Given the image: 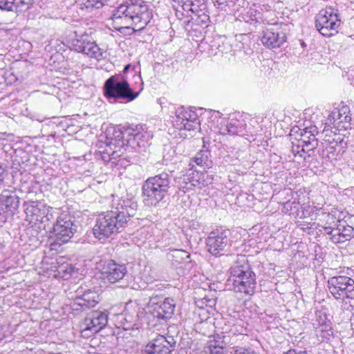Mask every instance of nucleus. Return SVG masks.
Wrapping results in <instances>:
<instances>
[{
  "mask_svg": "<svg viewBox=\"0 0 354 354\" xmlns=\"http://www.w3.org/2000/svg\"><path fill=\"white\" fill-rule=\"evenodd\" d=\"M137 207V203L131 199L114 200L111 210L97 216L93 227L94 236L102 240L121 232L136 214Z\"/></svg>",
  "mask_w": 354,
  "mask_h": 354,
  "instance_id": "f257e3e1",
  "label": "nucleus"
},
{
  "mask_svg": "<svg viewBox=\"0 0 354 354\" xmlns=\"http://www.w3.org/2000/svg\"><path fill=\"white\" fill-rule=\"evenodd\" d=\"M111 19L115 29L142 30L152 19V12L145 2L129 0L120 4L113 11Z\"/></svg>",
  "mask_w": 354,
  "mask_h": 354,
  "instance_id": "f03ea898",
  "label": "nucleus"
},
{
  "mask_svg": "<svg viewBox=\"0 0 354 354\" xmlns=\"http://www.w3.org/2000/svg\"><path fill=\"white\" fill-rule=\"evenodd\" d=\"M141 128L129 127L123 131L114 130L113 135L106 136L109 140L108 145L113 150L111 155L113 158L119 157L120 150L127 146L138 151L145 149L149 145L150 135L147 131H140Z\"/></svg>",
  "mask_w": 354,
  "mask_h": 354,
  "instance_id": "7ed1b4c3",
  "label": "nucleus"
},
{
  "mask_svg": "<svg viewBox=\"0 0 354 354\" xmlns=\"http://www.w3.org/2000/svg\"><path fill=\"white\" fill-rule=\"evenodd\" d=\"M172 172L163 171L147 178L142 185V202L147 207H158L169 194Z\"/></svg>",
  "mask_w": 354,
  "mask_h": 354,
  "instance_id": "20e7f679",
  "label": "nucleus"
},
{
  "mask_svg": "<svg viewBox=\"0 0 354 354\" xmlns=\"http://www.w3.org/2000/svg\"><path fill=\"white\" fill-rule=\"evenodd\" d=\"M227 283L234 292L252 295L257 286V276L248 262L236 263L230 269Z\"/></svg>",
  "mask_w": 354,
  "mask_h": 354,
  "instance_id": "39448f33",
  "label": "nucleus"
},
{
  "mask_svg": "<svg viewBox=\"0 0 354 354\" xmlns=\"http://www.w3.org/2000/svg\"><path fill=\"white\" fill-rule=\"evenodd\" d=\"M104 97L110 102L118 100L132 102L138 97L139 92H134L122 74H116L109 77L103 86Z\"/></svg>",
  "mask_w": 354,
  "mask_h": 354,
  "instance_id": "423d86ee",
  "label": "nucleus"
},
{
  "mask_svg": "<svg viewBox=\"0 0 354 354\" xmlns=\"http://www.w3.org/2000/svg\"><path fill=\"white\" fill-rule=\"evenodd\" d=\"M341 24L338 10L332 7L322 9L315 17V27L324 37L337 34Z\"/></svg>",
  "mask_w": 354,
  "mask_h": 354,
  "instance_id": "0eeeda50",
  "label": "nucleus"
},
{
  "mask_svg": "<svg viewBox=\"0 0 354 354\" xmlns=\"http://www.w3.org/2000/svg\"><path fill=\"white\" fill-rule=\"evenodd\" d=\"M67 46L71 50L82 53L91 58L101 60L105 57L106 52L100 48L88 34L75 35L67 40Z\"/></svg>",
  "mask_w": 354,
  "mask_h": 354,
  "instance_id": "6e6552de",
  "label": "nucleus"
},
{
  "mask_svg": "<svg viewBox=\"0 0 354 354\" xmlns=\"http://www.w3.org/2000/svg\"><path fill=\"white\" fill-rule=\"evenodd\" d=\"M351 115L348 106L339 105L335 108L325 120L324 129H328L333 131H346L351 128Z\"/></svg>",
  "mask_w": 354,
  "mask_h": 354,
  "instance_id": "1a4fd4ad",
  "label": "nucleus"
},
{
  "mask_svg": "<svg viewBox=\"0 0 354 354\" xmlns=\"http://www.w3.org/2000/svg\"><path fill=\"white\" fill-rule=\"evenodd\" d=\"M269 27L266 28L261 37L263 45L268 48H280L286 41L287 24H277L271 21Z\"/></svg>",
  "mask_w": 354,
  "mask_h": 354,
  "instance_id": "9d476101",
  "label": "nucleus"
},
{
  "mask_svg": "<svg viewBox=\"0 0 354 354\" xmlns=\"http://www.w3.org/2000/svg\"><path fill=\"white\" fill-rule=\"evenodd\" d=\"M108 322L106 311L94 310L89 313L80 326L82 337L88 338L102 329Z\"/></svg>",
  "mask_w": 354,
  "mask_h": 354,
  "instance_id": "9b49d317",
  "label": "nucleus"
},
{
  "mask_svg": "<svg viewBox=\"0 0 354 354\" xmlns=\"http://www.w3.org/2000/svg\"><path fill=\"white\" fill-rule=\"evenodd\" d=\"M322 134L324 136L322 142L323 149L322 151L319 150V155L330 161L337 160L341 151L340 145L343 142V138L337 132L328 129H324Z\"/></svg>",
  "mask_w": 354,
  "mask_h": 354,
  "instance_id": "f8f14e48",
  "label": "nucleus"
},
{
  "mask_svg": "<svg viewBox=\"0 0 354 354\" xmlns=\"http://www.w3.org/2000/svg\"><path fill=\"white\" fill-rule=\"evenodd\" d=\"M172 123L173 126L179 130L192 131L200 126V120L196 111L183 106L176 109Z\"/></svg>",
  "mask_w": 354,
  "mask_h": 354,
  "instance_id": "ddd939ff",
  "label": "nucleus"
},
{
  "mask_svg": "<svg viewBox=\"0 0 354 354\" xmlns=\"http://www.w3.org/2000/svg\"><path fill=\"white\" fill-rule=\"evenodd\" d=\"M229 234V230L221 228L212 231L206 239L208 252L214 256L222 255L226 252L230 244Z\"/></svg>",
  "mask_w": 354,
  "mask_h": 354,
  "instance_id": "4468645a",
  "label": "nucleus"
},
{
  "mask_svg": "<svg viewBox=\"0 0 354 354\" xmlns=\"http://www.w3.org/2000/svg\"><path fill=\"white\" fill-rule=\"evenodd\" d=\"M77 226L74 224L73 217L63 212L57 217L53 225V231L57 240L66 243L76 232Z\"/></svg>",
  "mask_w": 354,
  "mask_h": 354,
  "instance_id": "2eb2a0df",
  "label": "nucleus"
},
{
  "mask_svg": "<svg viewBox=\"0 0 354 354\" xmlns=\"http://www.w3.org/2000/svg\"><path fill=\"white\" fill-rule=\"evenodd\" d=\"M274 16V12L268 5L257 6L253 4L246 12L242 15L243 20L248 24L266 23L270 24L274 19H270Z\"/></svg>",
  "mask_w": 354,
  "mask_h": 354,
  "instance_id": "dca6fc26",
  "label": "nucleus"
},
{
  "mask_svg": "<svg viewBox=\"0 0 354 354\" xmlns=\"http://www.w3.org/2000/svg\"><path fill=\"white\" fill-rule=\"evenodd\" d=\"M176 344L172 336L158 335L145 346L142 354H171Z\"/></svg>",
  "mask_w": 354,
  "mask_h": 354,
  "instance_id": "f3484780",
  "label": "nucleus"
},
{
  "mask_svg": "<svg viewBox=\"0 0 354 354\" xmlns=\"http://www.w3.org/2000/svg\"><path fill=\"white\" fill-rule=\"evenodd\" d=\"M25 212L26 214V221L30 224L36 225L44 223V219L47 218L49 208L44 203L39 201H30L25 204Z\"/></svg>",
  "mask_w": 354,
  "mask_h": 354,
  "instance_id": "a211bd4d",
  "label": "nucleus"
},
{
  "mask_svg": "<svg viewBox=\"0 0 354 354\" xmlns=\"http://www.w3.org/2000/svg\"><path fill=\"white\" fill-rule=\"evenodd\" d=\"M127 272L124 264H119L109 260L105 262L102 274L110 283H113L123 279Z\"/></svg>",
  "mask_w": 354,
  "mask_h": 354,
  "instance_id": "6ab92c4d",
  "label": "nucleus"
},
{
  "mask_svg": "<svg viewBox=\"0 0 354 354\" xmlns=\"http://www.w3.org/2000/svg\"><path fill=\"white\" fill-rule=\"evenodd\" d=\"M300 138L298 142H300L303 147H306L307 151L313 152L318 147V139L316 136L318 134L317 128L315 126H310L303 129H299Z\"/></svg>",
  "mask_w": 354,
  "mask_h": 354,
  "instance_id": "aec40b11",
  "label": "nucleus"
},
{
  "mask_svg": "<svg viewBox=\"0 0 354 354\" xmlns=\"http://www.w3.org/2000/svg\"><path fill=\"white\" fill-rule=\"evenodd\" d=\"M353 231L352 226L342 221L334 230H330L329 232H327V235L333 243H340L350 240L353 236Z\"/></svg>",
  "mask_w": 354,
  "mask_h": 354,
  "instance_id": "412c9836",
  "label": "nucleus"
},
{
  "mask_svg": "<svg viewBox=\"0 0 354 354\" xmlns=\"http://www.w3.org/2000/svg\"><path fill=\"white\" fill-rule=\"evenodd\" d=\"M120 0H77L75 6L80 10V14L90 12L93 9H99L104 6H113Z\"/></svg>",
  "mask_w": 354,
  "mask_h": 354,
  "instance_id": "4be33fe9",
  "label": "nucleus"
},
{
  "mask_svg": "<svg viewBox=\"0 0 354 354\" xmlns=\"http://www.w3.org/2000/svg\"><path fill=\"white\" fill-rule=\"evenodd\" d=\"M54 276L55 278L63 280L69 279L76 272L75 266L67 262L64 257H59L54 263Z\"/></svg>",
  "mask_w": 354,
  "mask_h": 354,
  "instance_id": "5701e85b",
  "label": "nucleus"
},
{
  "mask_svg": "<svg viewBox=\"0 0 354 354\" xmlns=\"http://www.w3.org/2000/svg\"><path fill=\"white\" fill-rule=\"evenodd\" d=\"M341 212L336 208H331L330 211H323L319 214V219L323 224V227L327 234L330 230H334L342 222Z\"/></svg>",
  "mask_w": 354,
  "mask_h": 354,
  "instance_id": "b1692460",
  "label": "nucleus"
},
{
  "mask_svg": "<svg viewBox=\"0 0 354 354\" xmlns=\"http://www.w3.org/2000/svg\"><path fill=\"white\" fill-rule=\"evenodd\" d=\"M145 319L149 326L154 327L158 324H162L167 322V318H165V314L162 309L157 304H150L146 310Z\"/></svg>",
  "mask_w": 354,
  "mask_h": 354,
  "instance_id": "393cba45",
  "label": "nucleus"
},
{
  "mask_svg": "<svg viewBox=\"0 0 354 354\" xmlns=\"http://www.w3.org/2000/svg\"><path fill=\"white\" fill-rule=\"evenodd\" d=\"M19 204V197L15 192L4 190L0 195V210L12 214Z\"/></svg>",
  "mask_w": 354,
  "mask_h": 354,
  "instance_id": "a878e982",
  "label": "nucleus"
},
{
  "mask_svg": "<svg viewBox=\"0 0 354 354\" xmlns=\"http://www.w3.org/2000/svg\"><path fill=\"white\" fill-rule=\"evenodd\" d=\"M348 282L353 283L354 279L347 275L339 274L331 277L327 282V287L333 297H337V293L343 290Z\"/></svg>",
  "mask_w": 354,
  "mask_h": 354,
  "instance_id": "bb28decb",
  "label": "nucleus"
},
{
  "mask_svg": "<svg viewBox=\"0 0 354 354\" xmlns=\"http://www.w3.org/2000/svg\"><path fill=\"white\" fill-rule=\"evenodd\" d=\"M245 129V124L243 121L232 119L225 125L221 127V133L223 135L243 136Z\"/></svg>",
  "mask_w": 354,
  "mask_h": 354,
  "instance_id": "cd10ccee",
  "label": "nucleus"
},
{
  "mask_svg": "<svg viewBox=\"0 0 354 354\" xmlns=\"http://www.w3.org/2000/svg\"><path fill=\"white\" fill-rule=\"evenodd\" d=\"M99 301V295L97 292L87 290L82 296L77 297L75 304L82 306L84 309L94 307Z\"/></svg>",
  "mask_w": 354,
  "mask_h": 354,
  "instance_id": "c85d7f7f",
  "label": "nucleus"
},
{
  "mask_svg": "<svg viewBox=\"0 0 354 354\" xmlns=\"http://www.w3.org/2000/svg\"><path fill=\"white\" fill-rule=\"evenodd\" d=\"M335 300L353 306L354 304V282H348V284L343 288V290L337 293Z\"/></svg>",
  "mask_w": 354,
  "mask_h": 354,
  "instance_id": "c756f323",
  "label": "nucleus"
},
{
  "mask_svg": "<svg viewBox=\"0 0 354 354\" xmlns=\"http://www.w3.org/2000/svg\"><path fill=\"white\" fill-rule=\"evenodd\" d=\"M22 0H0V9L8 12H22L28 10Z\"/></svg>",
  "mask_w": 354,
  "mask_h": 354,
  "instance_id": "7c9ffc66",
  "label": "nucleus"
},
{
  "mask_svg": "<svg viewBox=\"0 0 354 354\" xmlns=\"http://www.w3.org/2000/svg\"><path fill=\"white\" fill-rule=\"evenodd\" d=\"M189 257V253L184 250L173 249L170 250L167 254V259L170 261L174 266L181 263Z\"/></svg>",
  "mask_w": 354,
  "mask_h": 354,
  "instance_id": "2f4dec72",
  "label": "nucleus"
},
{
  "mask_svg": "<svg viewBox=\"0 0 354 354\" xmlns=\"http://www.w3.org/2000/svg\"><path fill=\"white\" fill-rule=\"evenodd\" d=\"M157 304L162 309V311L165 314V318H167V319H171L174 313L175 308L176 306V303L174 299L168 297L165 298L163 301L158 302Z\"/></svg>",
  "mask_w": 354,
  "mask_h": 354,
  "instance_id": "473e14b6",
  "label": "nucleus"
},
{
  "mask_svg": "<svg viewBox=\"0 0 354 354\" xmlns=\"http://www.w3.org/2000/svg\"><path fill=\"white\" fill-rule=\"evenodd\" d=\"M190 176V174H186L180 178L179 189L184 192L193 189L198 184V180L194 179Z\"/></svg>",
  "mask_w": 354,
  "mask_h": 354,
  "instance_id": "72a5a7b5",
  "label": "nucleus"
},
{
  "mask_svg": "<svg viewBox=\"0 0 354 354\" xmlns=\"http://www.w3.org/2000/svg\"><path fill=\"white\" fill-rule=\"evenodd\" d=\"M118 320L121 324V326L124 330H127L133 328V326L136 325L137 317L124 313L118 316Z\"/></svg>",
  "mask_w": 354,
  "mask_h": 354,
  "instance_id": "f704fd0d",
  "label": "nucleus"
},
{
  "mask_svg": "<svg viewBox=\"0 0 354 354\" xmlns=\"http://www.w3.org/2000/svg\"><path fill=\"white\" fill-rule=\"evenodd\" d=\"M330 325V322L328 319L327 314L325 310H319L315 313V319L313 322L315 329L319 327H324Z\"/></svg>",
  "mask_w": 354,
  "mask_h": 354,
  "instance_id": "c9c22d12",
  "label": "nucleus"
},
{
  "mask_svg": "<svg viewBox=\"0 0 354 354\" xmlns=\"http://www.w3.org/2000/svg\"><path fill=\"white\" fill-rule=\"evenodd\" d=\"M229 336L223 335V334H217L214 337V340H211L207 349L212 348H219L222 350L229 344Z\"/></svg>",
  "mask_w": 354,
  "mask_h": 354,
  "instance_id": "e433bc0d",
  "label": "nucleus"
},
{
  "mask_svg": "<svg viewBox=\"0 0 354 354\" xmlns=\"http://www.w3.org/2000/svg\"><path fill=\"white\" fill-rule=\"evenodd\" d=\"M316 335L320 338V340L327 341L333 335L332 328L330 325L324 327H319L315 329Z\"/></svg>",
  "mask_w": 354,
  "mask_h": 354,
  "instance_id": "4c0bfd02",
  "label": "nucleus"
},
{
  "mask_svg": "<svg viewBox=\"0 0 354 354\" xmlns=\"http://www.w3.org/2000/svg\"><path fill=\"white\" fill-rule=\"evenodd\" d=\"M209 152L207 150H201L194 158V161L199 166H208Z\"/></svg>",
  "mask_w": 354,
  "mask_h": 354,
  "instance_id": "58836bf2",
  "label": "nucleus"
},
{
  "mask_svg": "<svg viewBox=\"0 0 354 354\" xmlns=\"http://www.w3.org/2000/svg\"><path fill=\"white\" fill-rule=\"evenodd\" d=\"M292 153L295 157H297V156L299 157H303L304 153H308V156H311L310 152L307 151L306 147H303V145L298 142L297 144L292 142Z\"/></svg>",
  "mask_w": 354,
  "mask_h": 354,
  "instance_id": "ea45409f",
  "label": "nucleus"
},
{
  "mask_svg": "<svg viewBox=\"0 0 354 354\" xmlns=\"http://www.w3.org/2000/svg\"><path fill=\"white\" fill-rule=\"evenodd\" d=\"M231 351L232 354H257L254 351L250 348L241 347V346H233Z\"/></svg>",
  "mask_w": 354,
  "mask_h": 354,
  "instance_id": "a19ab883",
  "label": "nucleus"
},
{
  "mask_svg": "<svg viewBox=\"0 0 354 354\" xmlns=\"http://www.w3.org/2000/svg\"><path fill=\"white\" fill-rule=\"evenodd\" d=\"M182 9L183 11L187 12V15H188V12L190 11L193 13H194L196 11V6L192 1H187L185 2H183L182 5Z\"/></svg>",
  "mask_w": 354,
  "mask_h": 354,
  "instance_id": "79ce46f5",
  "label": "nucleus"
},
{
  "mask_svg": "<svg viewBox=\"0 0 354 354\" xmlns=\"http://www.w3.org/2000/svg\"><path fill=\"white\" fill-rule=\"evenodd\" d=\"M207 354H225L223 350L219 348H212V349H207L206 351Z\"/></svg>",
  "mask_w": 354,
  "mask_h": 354,
  "instance_id": "37998d69",
  "label": "nucleus"
},
{
  "mask_svg": "<svg viewBox=\"0 0 354 354\" xmlns=\"http://www.w3.org/2000/svg\"><path fill=\"white\" fill-rule=\"evenodd\" d=\"M348 79L351 84L354 86V69L350 70L348 73Z\"/></svg>",
  "mask_w": 354,
  "mask_h": 354,
  "instance_id": "c03bdc74",
  "label": "nucleus"
},
{
  "mask_svg": "<svg viewBox=\"0 0 354 354\" xmlns=\"http://www.w3.org/2000/svg\"><path fill=\"white\" fill-rule=\"evenodd\" d=\"M21 2L26 5L28 10L31 8L34 4V0H22Z\"/></svg>",
  "mask_w": 354,
  "mask_h": 354,
  "instance_id": "a18cd8bd",
  "label": "nucleus"
},
{
  "mask_svg": "<svg viewBox=\"0 0 354 354\" xmlns=\"http://www.w3.org/2000/svg\"><path fill=\"white\" fill-rule=\"evenodd\" d=\"M286 354H308V353L305 351H301V350L297 351L295 349H292V350L288 351Z\"/></svg>",
  "mask_w": 354,
  "mask_h": 354,
  "instance_id": "49530a36",
  "label": "nucleus"
},
{
  "mask_svg": "<svg viewBox=\"0 0 354 354\" xmlns=\"http://www.w3.org/2000/svg\"><path fill=\"white\" fill-rule=\"evenodd\" d=\"M129 68H130V65H129V64L126 65V66H124V68L123 72H124V73H126V72L129 70Z\"/></svg>",
  "mask_w": 354,
  "mask_h": 354,
  "instance_id": "de8ad7c7",
  "label": "nucleus"
},
{
  "mask_svg": "<svg viewBox=\"0 0 354 354\" xmlns=\"http://www.w3.org/2000/svg\"><path fill=\"white\" fill-rule=\"evenodd\" d=\"M214 112L218 115V116L219 118H221V117L222 116V113H221L220 111H214Z\"/></svg>",
  "mask_w": 354,
  "mask_h": 354,
  "instance_id": "09e8293b",
  "label": "nucleus"
},
{
  "mask_svg": "<svg viewBox=\"0 0 354 354\" xmlns=\"http://www.w3.org/2000/svg\"><path fill=\"white\" fill-rule=\"evenodd\" d=\"M35 354H44V352L43 351H37Z\"/></svg>",
  "mask_w": 354,
  "mask_h": 354,
  "instance_id": "8fccbe9b",
  "label": "nucleus"
},
{
  "mask_svg": "<svg viewBox=\"0 0 354 354\" xmlns=\"http://www.w3.org/2000/svg\"><path fill=\"white\" fill-rule=\"evenodd\" d=\"M178 13H180L181 15H185L183 12H181L180 10H177V16H178Z\"/></svg>",
  "mask_w": 354,
  "mask_h": 354,
  "instance_id": "3c124183",
  "label": "nucleus"
},
{
  "mask_svg": "<svg viewBox=\"0 0 354 354\" xmlns=\"http://www.w3.org/2000/svg\"><path fill=\"white\" fill-rule=\"evenodd\" d=\"M204 17H205L206 19H208V16H207V15H204Z\"/></svg>",
  "mask_w": 354,
  "mask_h": 354,
  "instance_id": "603ef678",
  "label": "nucleus"
},
{
  "mask_svg": "<svg viewBox=\"0 0 354 354\" xmlns=\"http://www.w3.org/2000/svg\"><path fill=\"white\" fill-rule=\"evenodd\" d=\"M193 225H194V229H196V225H195V223H193Z\"/></svg>",
  "mask_w": 354,
  "mask_h": 354,
  "instance_id": "864d4df0",
  "label": "nucleus"
},
{
  "mask_svg": "<svg viewBox=\"0 0 354 354\" xmlns=\"http://www.w3.org/2000/svg\"><path fill=\"white\" fill-rule=\"evenodd\" d=\"M193 225H194V229H196V225H195V223H193Z\"/></svg>",
  "mask_w": 354,
  "mask_h": 354,
  "instance_id": "5fc2aeb1",
  "label": "nucleus"
},
{
  "mask_svg": "<svg viewBox=\"0 0 354 354\" xmlns=\"http://www.w3.org/2000/svg\"><path fill=\"white\" fill-rule=\"evenodd\" d=\"M193 225H194V229H196V225H195V223H193Z\"/></svg>",
  "mask_w": 354,
  "mask_h": 354,
  "instance_id": "6e6d98bb",
  "label": "nucleus"
}]
</instances>
